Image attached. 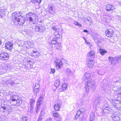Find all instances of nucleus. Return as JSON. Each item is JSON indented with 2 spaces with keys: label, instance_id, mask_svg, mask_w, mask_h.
Segmentation results:
<instances>
[{
  "label": "nucleus",
  "instance_id": "e433bc0d",
  "mask_svg": "<svg viewBox=\"0 0 121 121\" xmlns=\"http://www.w3.org/2000/svg\"><path fill=\"white\" fill-rule=\"evenodd\" d=\"M113 119L115 121H118L120 119V118L117 116L113 117Z\"/></svg>",
  "mask_w": 121,
  "mask_h": 121
},
{
  "label": "nucleus",
  "instance_id": "4468645a",
  "mask_svg": "<svg viewBox=\"0 0 121 121\" xmlns=\"http://www.w3.org/2000/svg\"><path fill=\"white\" fill-rule=\"evenodd\" d=\"M100 101L98 99H96L94 101L93 104L94 106L95 107H99L101 108L102 107L100 106Z\"/></svg>",
  "mask_w": 121,
  "mask_h": 121
},
{
  "label": "nucleus",
  "instance_id": "a211bd4d",
  "mask_svg": "<svg viewBox=\"0 0 121 121\" xmlns=\"http://www.w3.org/2000/svg\"><path fill=\"white\" fill-rule=\"evenodd\" d=\"M40 89L39 84L38 83H36L34 88V92L36 93L39 91Z\"/></svg>",
  "mask_w": 121,
  "mask_h": 121
},
{
  "label": "nucleus",
  "instance_id": "dca6fc26",
  "mask_svg": "<svg viewBox=\"0 0 121 121\" xmlns=\"http://www.w3.org/2000/svg\"><path fill=\"white\" fill-rule=\"evenodd\" d=\"M93 60H88L86 62V65L88 67L90 68H92L93 67L94 63Z\"/></svg>",
  "mask_w": 121,
  "mask_h": 121
},
{
  "label": "nucleus",
  "instance_id": "a18cd8bd",
  "mask_svg": "<svg viewBox=\"0 0 121 121\" xmlns=\"http://www.w3.org/2000/svg\"><path fill=\"white\" fill-rule=\"evenodd\" d=\"M4 15L3 12H2L1 11V10L0 9V17L2 18L3 16Z\"/></svg>",
  "mask_w": 121,
  "mask_h": 121
},
{
  "label": "nucleus",
  "instance_id": "79ce46f5",
  "mask_svg": "<svg viewBox=\"0 0 121 121\" xmlns=\"http://www.w3.org/2000/svg\"><path fill=\"white\" fill-rule=\"evenodd\" d=\"M74 24L76 25H77V26H79L80 27L82 26V25L79 23H78V22H74Z\"/></svg>",
  "mask_w": 121,
  "mask_h": 121
},
{
  "label": "nucleus",
  "instance_id": "13d9d810",
  "mask_svg": "<svg viewBox=\"0 0 121 121\" xmlns=\"http://www.w3.org/2000/svg\"><path fill=\"white\" fill-rule=\"evenodd\" d=\"M58 117V118H57V119H58L57 120V119H57V118H56H56L55 119L56 120V121H59V118Z\"/></svg>",
  "mask_w": 121,
  "mask_h": 121
},
{
  "label": "nucleus",
  "instance_id": "58836bf2",
  "mask_svg": "<svg viewBox=\"0 0 121 121\" xmlns=\"http://www.w3.org/2000/svg\"><path fill=\"white\" fill-rule=\"evenodd\" d=\"M25 60L26 62H27L29 63L31 61L30 60V59L29 58H25Z\"/></svg>",
  "mask_w": 121,
  "mask_h": 121
},
{
  "label": "nucleus",
  "instance_id": "412c9836",
  "mask_svg": "<svg viewBox=\"0 0 121 121\" xmlns=\"http://www.w3.org/2000/svg\"><path fill=\"white\" fill-rule=\"evenodd\" d=\"M44 114L43 112V110H42L41 111L40 113V114L38 121H41V120L42 118L43 117Z\"/></svg>",
  "mask_w": 121,
  "mask_h": 121
},
{
  "label": "nucleus",
  "instance_id": "c85d7f7f",
  "mask_svg": "<svg viewBox=\"0 0 121 121\" xmlns=\"http://www.w3.org/2000/svg\"><path fill=\"white\" fill-rule=\"evenodd\" d=\"M40 103L38 102L37 104V105L36 107V113H38L40 110Z\"/></svg>",
  "mask_w": 121,
  "mask_h": 121
},
{
  "label": "nucleus",
  "instance_id": "e2e57ef3",
  "mask_svg": "<svg viewBox=\"0 0 121 121\" xmlns=\"http://www.w3.org/2000/svg\"><path fill=\"white\" fill-rule=\"evenodd\" d=\"M90 121H94V120L90 119Z\"/></svg>",
  "mask_w": 121,
  "mask_h": 121
},
{
  "label": "nucleus",
  "instance_id": "680f3d73",
  "mask_svg": "<svg viewBox=\"0 0 121 121\" xmlns=\"http://www.w3.org/2000/svg\"><path fill=\"white\" fill-rule=\"evenodd\" d=\"M2 43V42L1 40L0 39V45Z\"/></svg>",
  "mask_w": 121,
  "mask_h": 121
},
{
  "label": "nucleus",
  "instance_id": "1a4fd4ad",
  "mask_svg": "<svg viewBox=\"0 0 121 121\" xmlns=\"http://www.w3.org/2000/svg\"><path fill=\"white\" fill-rule=\"evenodd\" d=\"M13 45L12 43L8 42L5 44V47L6 49L10 50L12 49Z\"/></svg>",
  "mask_w": 121,
  "mask_h": 121
},
{
  "label": "nucleus",
  "instance_id": "bf43d9fd",
  "mask_svg": "<svg viewBox=\"0 0 121 121\" xmlns=\"http://www.w3.org/2000/svg\"><path fill=\"white\" fill-rule=\"evenodd\" d=\"M116 116H115V115H113L112 116V118H113V117H115Z\"/></svg>",
  "mask_w": 121,
  "mask_h": 121
},
{
  "label": "nucleus",
  "instance_id": "f704fd0d",
  "mask_svg": "<svg viewBox=\"0 0 121 121\" xmlns=\"http://www.w3.org/2000/svg\"><path fill=\"white\" fill-rule=\"evenodd\" d=\"M54 35L56 38L60 39V35L58 32H55Z\"/></svg>",
  "mask_w": 121,
  "mask_h": 121
},
{
  "label": "nucleus",
  "instance_id": "603ef678",
  "mask_svg": "<svg viewBox=\"0 0 121 121\" xmlns=\"http://www.w3.org/2000/svg\"><path fill=\"white\" fill-rule=\"evenodd\" d=\"M113 105H115L114 104H113ZM115 105H117V107H121V104L120 103H119L117 104H115Z\"/></svg>",
  "mask_w": 121,
  "mask_h": 121
},
{
  "label": "nucleus",
  "instance_id": "7c9ffc66",
  "mask_svg": "<svg viewBox=\"0 0 121 121\" xmlns=\"http://www.w3.org/2000/svg\"><path fill=\"white\" fill-rule=\"evenodd\" d=\"M81 113V109H79V110L77 111L76 115L75 116V117L76 118V119L78 118Z\"/></svg>",
  "mask_w": 121,
  "mask_h": 121
},
{
  "label": "nucleus",
  "instance_id": "423d86ee",
  "mask_svg": "<svg viewBox=\"0 0 121 121\" xmlns=\"http://www.w3.org/2000/svg\"><path fill=\"white\" fill-rule=\"evenodd\" d=\"M86 83V84L88 85L89 87L92 88L95 87V82L92 79H90L88 80Z\"/></svg>",
  "mask_w": 121,
  "mask_h": 121
},
{
  "label": "nucleus",
  "instance_id": "3c124183",
  "mask_svg": "<svg viewBox=\"0 0 121 121\" xmlns=\"http://www.w3.org/2000/svg\"><path fill=\"white\" fill-rule=\"evenodd\" d=\"M34 101H35L34 100V99H32L30 100V104H34Z\"/></svg>",
  "mask_w": 121,
  "mask_h": 121
},
{
  "label": "nucleus",
  "instance_id": "aec40b11",
  "mask_svg": "<svg viewBox=\"0 0 121 121\" xmlns=\"http://www.w3.org/2000/svg\"><path fill=\"white\" fill-rule=\"evenodd\" d=\"M91 74L89 73H86L83 76V79L82 80H85L89 79L91 77Z\"/></svg>",
  "mask_w": 121,
  "mask_h": 121
},
{
  "label": "nucleus",
  "instance_id": "49530a36",
  "mask_svg": "<svg viewBox=\"0 0 121 121\" xmlns=\"http://www.w3.org/2000/svg\"><path fill=\"white\" fill-rule=\"evenodd\" d=\"M52 28L53 30L55 31V32H58V29L56 28V27L55 26H53L52 27Z\"/></svg>",
  "mask_w": 121,
  "mask_h": 121
},
{
  "label": "nucleus",
  "instance_id": "f257e3e1",
  "mask_svg": "<svg viewBox=\"0 0 121 121\" xmlns=\"http://www.w3.org/2000/svg\"><path fill=\"white\" fill-rule=\"evenodd\" d=\"M10 100L11 104L18 106L22 103V99L21 97L17 95H14L11 97Z\"/></svg>",
  "mask_w": 121,
  "mask_h": 121
},
{
  "label": "nucleus",
  "instance_id": "f03ea898",
  "mask_svg": "<svg viewBox=\"0 0 121 121\" xmlns=\"http://www.w3.org/2000/svg\"><path fill=\"white\" fill-rule=\"evenodd\" d=\"M26 20L30 22H33V20L36 21L37 18V15L35 14L29 13L26 15Z\"/></svg>",
  "mask_w": 121,
  "mask_h": 121
},
{
  "label": "nucleus",
  "instance_id": "052dcab7",
  "mask_svg": "<svg viewBox=\"0 0 121 121\" xmlns=\"http://www.w3.org/2000/svg\"><path fill=\"white\" fill-rule=\"evenodd\" d=\"M93 39H94V40H95L96 39V38H95V37H93Z\"/></svg>",
  "mask_w": 121,
  "mask_h": 121
},
{
  "label": "nucleus",
  "instance_id": "ddd939ff",
  "mask_svg": "<svg viewBox=\"0 0 121 121\" xmlns=\"http://www.w3.org/2000/svg\"><path fill=\"white\" fill-rule=\"evenodd\" d=\"M3 69L5 70H8L10 71H12L13 67L9 64H5L3 67Z\"/></svg>",
  "mask_w": 121,
  "mask_h": 121
},
{
  "label": "nucleus",
  "instance_id": "393cba45",
  "mask_svg": "<svg viewBox=\"0 0 121 121\" xmlns=\"http://www.w3.org/2000/svg\"><path fill=\"white\" fill-rule=\"evenodd\" d=\"M99 51V52L102 55H104V54L107 52V51L104 49L101 48H100Z\"/></svg>",
  "mask_w": 121,
  "mask_h": 121
},
{
  "label": "nucleus",
  "instance_id": "8fccbe9b",
  "mask_svg": "<svg viewBox=\"0 0 121 121\" xmlns=\"http://www.w3.org/2000/svg\"><path fill=\"white\" fill-rule=\"evenodd\" d=\"M95 73V75H97V74H99L98 70H96Z\"/></svg>",
  "mask_w": 121,
  "mask_h": 121
},
{
  "label": "nucleus",
  "instance_id": "a878e982",
  "mask_svg": "<svg viewBox=\"0 0 121 121\" xmlns=\"http://www.w3.org/2000/svg\"><path fill=\"white\" fill-rule=\"evenodd\" d=\"M54 108L56 110H59L60 108V106L58 104H56L54 106Z\"/></svg>",
  "mask_w": 121,
  "mask_h": 121
},
{
  "label": "nucleus",
  "instance_id": "bb28decb",
  "mask_svg": "<svg viewBox=\"0 0 121 121\" xmlns=\"http://www.w3.org/2000/svg\"><path fill=\"white\" fill-rule=\"evenodd\" d=\"M66 72L67 75L69 76L72 74V71L70 69L67 68L66 69Z\"/></svg>",
  "mask_w": 121,
  "mask_h": 121
},
{
  "label": "nucleus",
  "instance_id": "39448f33",
  "mask_svg": "<svg viewBox=\"0 0 121 121\" xmlns=\"http://www.w3.org/2000/svg\"><path fill=\"white\" fill-rule=\"evenodd\" d=\"M95 56V52L93 51H91L87 53L86 58L88 60H92L94 58Z\"/></svg>",
  "mask_w": 121,
  "mask_h": 121
},
{
  "label": "nucleus",
  "instance_id": "de8ad7c7",
  "mask_svg": "<svg viewBox=\"0 0 121 121\" xmlns=\"http://www.w3.org/2000/svg\"><path fill=\"white\" fill-rule=\"evenodd\" d=\"M51 72L50 73L53 74L55 72V70L54 69H51Z\"/></svg>",
  "mask_w": 121,
  "mask_h": 121
},
{
  "label": "nucleus",
  "instance_id": "09e8293b",
  "mask_svg": "<svg viewBox=\"0 0 121 121\" xmlns=\"http://www.w3.org/2000/svg\"><path fill=\"white\" fill-rule=\"evenodd\" d=\"M106 106V107H105V106H103L102 107V108L103 109V111H104V109H106L108 110L109 109V108L107 106H106V105L105 106Z\"/></svg>",
  "mask_w": 121,
  "mask_h": 121
},
{
  "label": "nucleus",
  "instance_id": "cd10ccee",
  "mask_svg": "<svg viewBox=\"0 0 121 121\" xmlns=\"http://www.w3.org/2000/svg\"><path fill=\"white\" fill-rule=\"evenodd\" d=\"M89 87L88 86V85L86 84V83L84 89L87 93H89Z\"/></svg>",
  "mask_w": 121,
  "mask_h": 121
},
{
  "label": "nucleus",
  "instance_id": "4c0bfd02",
  "mask_svg": "<svg viewBox=\"0 0 121 121\" xmlns=\"http://www.w3.org/2000/svg\"><path fill=\"white\" fill-rule=\"evenodd\" d=\"M86 22L87 24H89V25H91L92 23V21L91 19V20H88L86 21Z\"/></svg>",
  "mask_w": 121,
  "mask_h": 121
},
{
  "label": "nucleus",
  "instance_id": "a19ab883",
  "mask_svg": "<svg viewBox=\"0 0 121 121\" xmlns=\"http://www.w3.org/2000/svg\"><path fill=\"white\" fill-rule=\"evenodd\" d=\"M34 104H30V109H31V112H32V111L33 110V106Z\"/></svg>",
  "mask_w": 121,
  "mask_h": 121
},
{
  "label": "nucleus",
  "instance_id": "864d4df0",
  "mask_svg": "<svg viewBox=\"0 0 121 121\" xmlns=\"http://www.w3.org/2000/svg\"><path fill=\"white\" fill-rule=\"evenodd\" d=\"M30 43L31 44V45H30V46H31V47H33L34 46V44L33 43V42H30Z\"/></svg>",
  "mask_w": 121,
  "mask_h": 121
},
{
  "label": "nucleus",
  "instance_id": "c03bdc74",
  "mask_svg": "<svg viewBox=\"0 0 121 121\" xmlns=\"http://www.w3.org/2000/svg\"><path fill=\"white\" fill-rule=\"evenodd\" d=\"M113 106L114 107L116 108L117 109L119 110H121V107H117V105H113Z\"/></svg>",
  "mask_w": 121,
  "mask_h": 121
},
{
  "label": "nucleus",
  "instance_id": "774afa93",
  "mask_svg": "<svg viewBox=\"0 0 121 121\" xmlns=\"http://www.w3.org/2000/svg\"><path fill=\"white\" fill-rule=\"evenodd\" d=\"M84 104V103H83L82 104Z\"/></svg>",
  "mask_w": 121,
  "mask_h": 121
},
{
  "label": "nucleus",
  "instance_id": "0e129e2a",
  "mask_svg": "<svg viewBox=\"0 0 121 121\" xmlns=\"http://www.w3.org/2000/svg\"><path fill=\"white\" fill-rule=\"evenodd\" d=\"M83 38L85 40V41H86V40L84 38Z\"/></svg>",
  "mask_w": 121,
  "mask_h": 121
},
{
  "label": "nucleus",
  "instance_id": "338daca9",
  "mask_svg": "<svg viewBox=\"0 0 121 121\" xmlns=\"http://www.w3.org/2000/svg\"><path fill=\"white\" fill-rule=\"evenodd\" d=\"M119 94H121V93H119Z\"/></svg>",
  "mask_w": 121,
  "mask_h": 121
},
{
  "label": "nucleus",
  "instance_id": "20e7f679",
  "mask_svg": "<svg viewBox=\"0 0 121 121\" xmlns=\"http://www.w3.org/2000/svg\"><path fill=\"white\" fill-rule=\"evenodd\" d=\"M19 17V18L13 22L15 23L17 22L20 25H22L25 22V17L22 16H20Z\"/></svg>",
  "mask_w": 121,
  "mask_h": 121
},
{
  "label": "nucleus",
  "instance_id": "9d476101",
  "mask_svg": "<svg viewBox=\"0 0 121 121\" xmlns=\"http://www.w3.org/2000/svg\"><path fill=\"white\" fill-rule=\"evenodd\" d=\"M56 66L57 69H60L62 66V62L59 59H56L55 61Z\"/></svg>",
  "mask_w": 121,
  "mask_h": 121
},
{
  "label": "nucleus",
  "instance_id": "6e6552de",
  "mask_svg": "<svg viewBox=\"0 0 121 121\" xmlns=\"http://www.w3.org/2000/svg\"><path fill=\"white\" fill-rule=\"evenodd\" d=\"M21 16L20 15V13L19 12L17 13L15 12L13 13L12 15V20L13 22H15V20L17 19L18 18H19V16Z\"/></svg>",
  "mask_w": 121,
  "mask_h": 121
},
{
  "label": "nucleus",
  "instance_id": "5fc2aeb1",
  "mask_svg": "<svg viewBox=\"0 0 121 121\" xmlns=\"http://www.w3.org/2000/svg\"><path fill=\"white\" fill-rule=\"evenodd\" d=\"M86 21H87L88 20H91V19L90 17H88L86 18Z\"/></svg>",
  "mask_w": 121,
  "mask_h": 121
},
{
  "label": "nucleus",
  "instance_id": "6e6d98bb",
  "mask_svg": "<svg viewBox=\"0 0 121 121\" xmlns=\"http://www.w3.org/2000/svg\"><path fill=\"white\" fill-rule=\"evenodd\" d=\"M30 65V68H31V67L32 66V64L30 63H28L27 64V65Z\"/></svg>",
  "mask_w": 121,
  "mask_h": 121
},
{
  "label": "nucleus",
  "instance_id": "2eb2a0df",
  "mask_svg": "<svg viewBox=\"0 0 121 121\" xmlns=\"http://www.w3.org/2000/svg\"><path fill=\"white\" fill-rule=\"evenodd\" d=\"M48 11L51 14H53L54 13L55 10L54 6L52 4L49 5L48 8Z\"/></svg>",
  "mask_w": 121,
  "mask_h": 121
},
{
  "label": "nucleus",
  "instance_id": "c756f323",
  "mask_svg": "<svg viewBox=\"0 0 121 121\" xmlns=\"http://www.w3.org/2000/svg\"><path fill=\"white\" fill-rule=\"evenodd\" d=\"M60 84V80H56L55 82V85L56 87H58Z\"/></svg>",
  "mask_w": 121,
  "mask_h": 121
},
{
  "label": "nucleus",
  "instance_id": "f3484780",
  "mask_svg": "<svg viewBox=\"0 0 121 121\" xmlns=\"http://www.w3.org/2000/svg\"><path fill=\"white\" fill-rule=\"evenodd\" d=\"M114 9V7L112 5L110 4H108L106 6L105 9L107 11H109L110 10H112Z\"/></svg>",
  "mask_w": 121,
  "mask_h": 121
},
{
  "label": "nucleus",
  "instance_id": "ea45409f",
  "mask_svg": "<svg viewBox=\"0 0 121 121\" xmlns=\"http://www.w3.org/2000/svg\"><path fill=\"white\" fill-rule=\"evenodd\" d=\"M28 118L26 116H23L22 117V119L23 121H26L27 119Z\"/></svg>",
  "mask_w": 121,
  "mask_h": 121
},
{
  "label": "nucleus",
  "instance_id": "69168bd1",
  "mask_svg": "<svg viewBox=\"0 0 121 121\" xmlns=\"http://www.w3.org/2000/svg\"><path fill=\"white\" fill-rule=\"evenodd\" d=\"M29 67V68H30V65H27Z\"/></svg>",
  "mask_w": 121,
  "mask_h": 121
},
{
  "label": "nucleus",
  "instance_id": "9b49d317",
  "mask_svg": "<svg viewBox=\"0 0 121 121\" xmlns=\"http://www.w3.org/2000/svg\"><path fill=\"white\" fill-rule=\"evenodd\" d=\"M113 31L112 29H109L106 31V35L108 37H111L113 34Z\"/></svg>",
  "mask_w": 121,
  "mask_h": 121
},
{
  "label": "nucleus",
  "instance_id": "c9c22d12",
  "mask_svg": "<svg viewBox=\"0 0 121 121\" xmlns=\"http://www.w3.org/2000/svg\"><path fill=\"white\" fill-rule=\"evenodd\" d=\"M56 39L55 38L52 39V41L51 43L52 44H56Z\"/></svg>",
  "mask_w": 121,
  "mask_h": 121
},
{
  "label": "nucleus",
  "instance_id": "473e14b6",
  "mask_svg": "<svg viewBox=\"0 0 121 121\" xmlns=\"http://www.w3.org/2000/svg\"><path fill=\"white\" fill-rule=\"evenodd\" d=\"M41 1L42 0H31V2L34 3H35L36 2H37L39 4H40Z\"/></svg>",
  "mask_w": 121,
  "mask_h": 121
},
{
  "label": "nucleus",
  "instance_id": "f8f14e48",
  "mask_svg": "<svg viewBox=\"0 0 121 121\" xmlns=\"http://www.w3.org/2000/svg\"><path fill=\"white\" fill-rule=\"evenodd\" d=\"M3 105H1V107L4 110H6L9 113H11L12 111L13 108L9 105H6L4 107L3 106Z\"/></svg>",
  "mask_w": 121,
  "mask_h": 121
},
{
  "label": "nucleus",
  "instance_id": "5701e85b",
  "mask_svg": "<svg viewBox=\"0 0 121 121\" xmlns=\"http://www.w3.org/2000/svg\"><path fill=\"white\" fill-rule=\"evenodd\" d=\"M55 47L56 49L58 50L60 49L61 47V44L60 43H56L55 45Z\"/></svg>",
  "mask_w": 121,
  "mask_h": 121
},
{
  "label": "nucleus",
  "instance_id": "7ed1b4c3",
  "mask_svg": "<svg viewBox=\"0 0 121 121\" xmlns=\"http://www.w3.org/2000/svg\"><path fill=\"white\" fill-rule=\"evenodd\" d=\"M120 59L121 58L120 57H113L110 56L108 58V60L111 62V65H114L118 62V60Z\"/></svg>",
  "mask_w": 121,
  "mask_h": 121
},
{
  "label": "nucleus",
  "instance_id": "b1692460",
  "mask_svg": "<svg viewBox=\"0 0 121 121\" xmlns=\"http://www.w3.org/2000/svg\"><path fill=\"white\" fill-rule=\"evenodd\" d=\"M5 82L7 84H9L11 85H13L14 84V81L12 80H7Z\"/></svg>",
  "mask_w": 121,
  "mask_h": 121
},
{
  "label": "nucleus",
  "instance_id": "6ab92c4d",
  "mask_svg": "<svg viewBox=\"0 0 121 121\" xmlns=\"http://www.w3.org/2000/svg\"><path fill=\"white\" fill-rule=\"evenodd\" d=\"M43 27L42 26H36L35 27V29L36 31L38 32H42L43 30Z\"/></svg>",
  "mask_w": 121,
  "mask_h": 121
},
{
  "label": "nucleus",
  "instance_id": "4be33fe9",
  "mask_svg": "<svg viewBox=\"0 0 121 121\" xmlns=\"http://www.w3.org/2000/svg\"><path fill=\"white\" fill-rule=\"evenodd\" d=\"M67 85L66 83H64L62 84L61 89L63 91L66 90L67 89Z\"/></svg>",
  "mask_w": 121,
  "mask_h": 121
},
{
  "label": "nucleus",
  "instance_id": "37998d69",
  "mask_svg": "<svg viewBox=\"0 0 121 121\" xmlns=\"http://www.w3.org/2000/svg\"><path fill=\"white\" fill-rule=\"evenodd\" d=\"M53 116L55 117H58V116H59V115L58 113H57L56 112H54L53 113Z\"/></svg>",
  "mask_w": 121,
  "mask_h": 121
},
{
  "label": "nucleus",
  "instance_id": "0eeeda50",
  "mask_svg": "<svg viewBox=\"0 0 121 121\" xmlns=\"http://www.w3.org/2000/svg\"><path fill=\"white\" fill-rule=\"evenodd\" d=\"M9 59V56L7 53H1L0 54V60H7Z\"/></svg>",
  "mask_w": 121,
  "mask_h": 121
},
{
  "label": "nucleus",
  "instance_id": "2f4dec72",
  "mask_svg": "<svg viewBox=\"0 0 121 121\" xmlns=\"http://www.w3.org/2000/svg\"><path fill=\"white\" fill-rule=\"evenodd\" d=\"M95 117V115L94 113L93 112L91 113V114L90 119L94 120Z\"/></svg>",
  "mask_w": 121,
  "mask_h": 121
},
{
  "label": "nucleus",
  "instance_id": "72a5a7b5",
  "mask_svg": "<svg viewBox=\"0 0 121 121\" xmlns=\"http://www.w3.org/2000/svg\"><path fill=\"white\" fill-rule=\"evenodd\" d=\"M33 55L35 57H37L39 56V53L37 51H33Z\"/></svg>",
  "mask_w": 121,
  "mask_h": 121
},
{
  "label": "nucleus",
  "instance_id": "4d7b16f0",
  "mask_svg": "<svg viewBox=\"0 0 121 121\" xmlns=\"http://www.w3.org/2000/svg\"><path fill=\"white\" fill-rule=\"evenodd\" d=\"M83 32L86 33H87L88 32V31L86 30H84L83 31Z\"/></svg>",
  "mask_w": 121,
  "mask_h": 121
}]
</instances>
